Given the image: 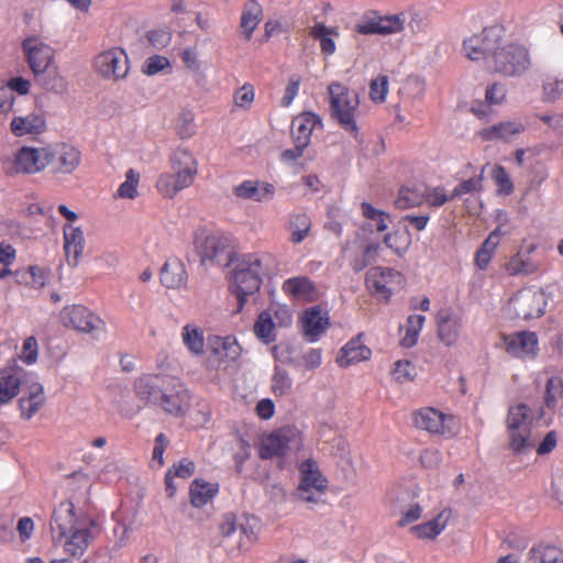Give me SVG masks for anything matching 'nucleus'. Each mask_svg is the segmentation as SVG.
Wrapping results in <instances>:
<instances>
[{
	"label": "nucleus",
	"instance_id": "obj_30",
	"mask_svg": "<svg viewBox=\"0 0 563 563\" xmlns=\"http://www.w3.org/2000/svg\"><path fill=\"white\" fill-rule=\"evenodd\" d=\"M185 264L178 258L165 262L161 269V283L168 289H179L187 283Z\"/></svg>",
	"mask_w": 563,
	"mask_h": 563
},
{
	"label": "nucleus",
	"instance_id": "obj_54",
	"mask_svg": "<svg viewBox=\"0 0 563 563\" xmlns=\"http://www.w3.org/2000/svg\"><path fill=\"white\" fill-rule=\"evenodd\" d=\"M496 251L495 245L489 242L488 238H486L479 249L475 252L474 264L476 268L479 271H487Z\"/></svg>",
	"mask_w": 563,
	"mask_h": 563
},
{
	"label": "nucleus",
	"instance_id": "obj_10",
	"mask_svg": "<svg viewBox=\"0 0 563 563\" xmlns=\"http://www.w3.org/2000/svg\"><path fill=\"white\" fill-rule=\"evenodd\" d=\"M21 48L34 77L41 76L44 70L56 65L54 48L38 36L32 35L24 38Z\"/></svg>",
	"mask_w": 563,
	"mask_h": 563
},
{
	"label": "nucleus",
	"instance_id": "obj_18",
	"mask_svg": "<svg viewBox=\"0 0 563 563\" xmlns=\"http://www.w3.org/2000/svg\"><path fill=\"white\" fill-rule=\"evenodd\" d=\"M95 521L91 518H82L77 522V528L62 540L65 552L73 556L81 555L95 538Z\"/></svg>",
	"mask_w": 563,
	"mask_h": 563
},
{
	"label": "nucleus",
	"instance_id": "obj_62",
	"mask_svg": "<svg viewBox=\"0 0 563 563\" xmlns=\"http://www.w3.org/2000/svg\"><path fill=\"white\" fill-rule=\"evenodd\" d=\"M291 380L288 376V373L280 368L276 367L273 378H272V389L275 395H285L290 390Z\"/></svg>",
	"mask_w": 563,
	"mask_h": 563
},
{
	"label": "nucleus",
	"instance_id": "obj_26",
	"mask_svg": "<svg viewBox=\"0 0 563 563\" xmlns=\"http://www.w3.org/2000/svg\"><path fill=\"white\" fill-rule=\"evenodd\" d=\"M302 331L309 342H314L327 330L329 318L319 307L307 309L301 318Z\"/></svg>",
	"mask_w": 563,
	"mask_h": 563
},
{
	"label": "nucleus",
	"instance_id": "obj_27",
	"mask_svg": "<svg viewBox=\"0 0 563 563\" xmlns=\"http://www.w3.org/2000/svg\"><path fill=\"white\" fill-rule=\"evenodd\" d=\"M233 194L238 199L265 202L273 199L275 188L272 184L260 185L257 181L244 180L233 188Z\"/></svg>",
	"mask_w": 563,
	"mask_h": 563
},
{
	"label": "nucleus",
	"instance_id": "obj_37",
	"mask_svg": "<svg viewBox=\"0 0 563 563\" xmlns=\"http://www.w3.org/2000/svg\"><path fill=\"white\" fill-rule=\"evenodd\" d=\"M57 165L56 173L71 174L80 165L81 154L80 152L68 144H62L57 150H54Z\"/></svg>",
	"mask_w": 563,
	"mask_h": 563
},
{
	"label": "nucleus",
	"instance_id": "obj_44",
	"mask_svg": "<svg viewBox=\"0 0 563 563\" xmlns=\"http://www.w3.org/2000/svg\"><path fill=\"white\" fill-rule=\"evenodd\" d=\"M512 422H516L518 428L533 422L532 410L528 405L517 404L510 406L506 416V432L511 431Z\"/></svg>",
	"mask_w": 563,
	"mask_h": 563
},
{
	"label": "nucleus",
	"instance_id": "obj_46",
	"mask_svg": "<svg viewBox=\"0 0 563 563\" xmlns=\"http://www.w3.org/2000/svg\"><path fill=\"white\" fill-rule=\"evenodd\" d=\"M216 494V489L208 483L196 479L190 485V500L195 507L205 506Z\"/></svg>",
	"mask_w": 563,
	"mask_h": 563
},
{
	"label": "nucleus",
	"instance_id": "obj_28",
	"mask_svg": "<svg viewBox=\"0 0 563 563\" xmlns=\"http://www.w3.org/2000/svg\"><path fill=\"white\" fill-rule=\"evenodd\" d=\"M63 233L67 261L71 266H77L85 247L84 232L79 227L65 224L63 227Z\"/></svg>",
	"mask_w": 563,
	"mask_h": 563
},
{
	"label": "nucleus",
	"instance_id": "obj_34",
	"mask_svg": "<svg viewBox=\"0 0 563 563\" xmlns=\"http://www.w3.org/2000/svg\"><path fill=\"white\" fill-rule=\"evenodd\" d=\"M283 289L296 300L314 301L318 297L311 280L302 276L287 279L283 285Z\"/></svg>",
	"mask_w": 563,
	"mask_h": 563
},
{
	"label": "nucleus",
	"instance_id": "obj_36",
	"mask_svg": "<svg viewBox=\"0 0 563 563\" xmlns=\"http://www.w3.org/2000/svg\"><path fill=\"white\" fill-rule=\"evenodd\" d=\"M46 128L42 115L31 113L25 117H15L11 121L10 129L15 136L33 135L44 132Z\"/></svg>",
	"mask_w": 563,
	"mask_h": 563
},
{
	"label": "nucleus",
	"instance_id": "obj_33",
	"mask_svg": "<svg viewBox=\"0 0 563 563\" xmlns=\"http://www.w3.org/2000/svg\"><path fill=\"white\" fill-rule=\"evenodd\" d=\"M320 123L318 115L311 112H305L294 118L291 123V133L294 142L309 145L313 129Z\"/></svg>",
	"mask_w": 563,
	"mask_h": 563
},
{
	"label": "nucleus",
	"instance_id": "obj_6",
	"mask_svg": "<svg viewBox=\"0 0 563 563\" xmlns=\"http://www.w3.org/2000/svg\"><path fill=\"white\" fill-rule=\"evenodd\" d=\"M331 115L349 132L356 133L355 112L358 97L340 82H332L329 88Z\"/></svg>",
	"mask_w": 563,
	"mask_h": 563
},
{
	"label": "nucleus",
	"instance_id": "obj_57",
	"mask_svg": "<svg viewBox=\"0 0 563 563\" xmlns=\"http://www.w3.org/2000/svg\"><path fill=\"white\" fill-rule=\"evenodd\" d=\"M176 130L181 139H190L196 133L195 114L190 110H183L177 119Z\"/></svg>",
	"mask_w": 563,
	"mask_h": 563
},
{
	"label": "nucleus",
	"instance_id": "obj_64",
	"mask_svg": "<svg viewBox=\"0 0 563 563\" xmlns=\"http://www.w3.org/2000/svg\"><path fill=\"white\" fill-rule=\"evenodd\" d=\"M254 97L253 86L245 84L234 92V104L240 109L249 110L254 101Z\"/></svg>",
	"mask_w": 563,
	"mask_h": 563
},
{
	"label": "nucleus",
	"instance_id": "obj_45",
	"mask_svg": "<svg viewBox=\"0 0 563 563\" xmlns=\"http://www.w3.org/2000/svg\"><path fill=\"white\" fill-rule=\"evenodd\" d=\"M421 518V508L419 504L411 505L401 512L400 519L397 521L399 528L409 527L410 533L417 539L422 538V525H413Z\"/></svg>",
	"mask_w": 563,
	"mask_h": 563
},
{
	"label": "nucleus",
	"instance_id": "obj_43",
	"mask_svg": "<svg viewBox=\"0 0 563 563\" xmlns=\"http://www.w3.org/2000/svg\"><path fill=\"white\" fill-rule=\"evenodd\" d=\"M314 40L320 41L321 52L325 55H332L335 52V43L331 36H338L335 27H328L323 23H317L310 31Z\"/></svg>",
	"mask_w": 563,
	"mask_h": 563
},
{
	"label": "nucleus",
	"instance_id": "obj_7",
	"mask_svg": "<svg viewBox=\"0 0 563 563\" xmlns=\"http://www.w3.org/2000/svg\"><path fill=\"white\" fill-rule=\"evenodd\" d=\"M505 30L500 25L484 27L479 33H475L463 42V51L466 58L471 60L484 59L489 69V58L494 55L500 38L504 36Z\"/></svg>",
	"mask_w": 563,
	"mask_h": 563
},
{
	"label": "nucleus",
	"instance_id": "obj_25",
	"mask_svg": "<svg viewBox=\"0 0 563 563\" xmlns=\"http://www.w3.org/2000/svg\"><path fill=\"white\" fill-rule=\"evenodd\" d=\"M534 250V244H530L526 250H519L511 255L505 263V272L508 273L509 276H520V274L528 276V274L538 272L539 264L531 257Z\"/></svg>",
	"mask_w": 563,
	"mask_h": 563
},
{
	"label": "nucleus",
	"instance_id": "obj_9",
	"mask_svg": "<svg viewBox=\"0 0 563 563\" xmlns=\"http://www.w3.org/2000/svg\"><path fill=\"white\" fill-rule=\"evenodd\" d=\"M508 309L520 320L541 317L547 309L545 294L533 287L522 288L510 298Z\"/></svg>",
	"mask_w": 563,
	"mask_h": 563
},
{
	"label": "nucleus",
	"instance_id": "obj_48",
	"mask_svg": "<svg viewBox=\"0 0 563 563\" xmlns=\"http://www.w3.org/2000/svg\"><path fill=\"white\" fill-rule=\"evenodd\" d=\"M310 227L311 220L307 214L300 213L294 216L289 223L291 231L290 241L295 244L302 242L307 238Z\"/></svg>",
	"mask_w": 563,
	"mask_h": 563
},
{
	"label": "nucleus",
	"instance_id": "obj_35",
	"mask_svg": "<svg viewBox=\"0 0 563 563\" xmlns=\"http://www.w3.org/2000/svg\"><path fill=\"white\" fill-rule=\"evenodd\" d=\"M509 449L514 454H526L533 449L531 424L519 427L512 422L511 431L507 432Z\"/></svg>",
	"mask_w": 563,
	"mask_h": 563
},
{
	"label": "nucleus",
	"instance_id": "obj_3",
	"mask_svg": "<svg viewBox=\"0 0 563 563\" xmlns=\"http://www.w3.org/2000/svg\"><path fill=\"white\" fill-rule=\"evenodd\" d=\"M299 473V484L292 494V499L309 510L325 506L328 481L321 474L317 463L312 460L302 462Z\"/></svg>",
	"mask_w": 563,
	"mask_h": 563
},
{
	"label": "nucleus",
	"instance_id": "obj_31",
	"mask_svg": "<svg viewBox=\"0 0 563 563\" xmlns=\"http://www.w3.org/2000/svg\"><path fill=\"white\" fill-rule=\"evenodd\" d=\"M371 350L361 341V338L352 339L349 341L340 352L336 358L341 367H349L371 357Z\"/></svg>",
	"mask_w": 563,
	"mask_h": 563
},
{
	"label": "nucleus",
	"instance_id": "obj_58",
	"mask_svg": "<svg viewBox=\"0 0 563 563\" xmlns=\"http://www.w3.org/2000/svg\"><path fill=\"white\" fill-rule=\"evenodd\" d=\"M563 96V79L545 77L542 82V100L555 101Z\"/></svg>",
	"mask_w": 563,
	"mask_h": 563
},
{
	"label": "nucleus",
	"instance_id": "obj_15",
	"mask_svg": "<svg viewBox=\"0 0 563 563\" xmlns=\"http://www.w3.org/2000/svg\"><path fill=\"white\" fill-rule=\"evenodd\" d=\"M208 366L211 368H227L236 361L241 354V346L234 338L212 336L208 340Z\"/></svg>",
	"mask_w": 563,
	"mask_h": 563
},
{
	"label": "nucleus",
	"instance_id": "obj_42",
	"mask_svg": "<svg viewBox=\"0 0 563 563\" xmlns=\"http://www.w3.org/2000/svg\"><path fill=\"white\" fill-rule=\"evenodd\" d=\"M531 563H563V552L552 544H537L529 551Z\"/></svg>",
	"mask_w": 563,
	"mask_h": 563
},
{
	"label": "nucleus",
	"instance_id": "obj_14",
	"mask_svg": "<svg viewBox=\"0 0 563 563\" xmlns=\"http://www.w3.org/2000/svg\"><path fill=\"white\" fill-rule=\"evenodd\" d=\"M497 347L515 358H529L538 353V335L531 331L501 333Z\"/></svg>",
	"mask_w": 563,
	"mask_h": 563
},
{
	"label": "nucleus",
	"instance_id": "obj_63",
	"mask_svg": "<svg viewBox=\"0 0 563 563\" xmlns=\"http://www.w3.org/2000/svg\"><path fill=\"white\" fill-rule=\"evenodd\" d=\"M169 67L170 63L167 57L153 55L144 62L142 70L147 76H154Z\"/></svg>",
	"mask_w": 563,
	"mask_h": 563
},
{
	"label": "nucleus",
	"instance_id": "obj_16",
	"mask_svg": "<svg viewBox=\"0 0 563 563\" xmlns=\"http://www.w3.org/2000/svg\"><path fill=\"white\" fill-rule=\"evenodd\" d=\"M169 162L178 183L190 187L198 174V161L194 153L188 147L179 146L170 154Z\"/></svg>",
	"mask_w": 563,
	"mask_h": 563
},
{
	"label": "nucleus",
	"instance_id": "obj_39",
	"mask_svg": "<svg viewBox=\"0 0 563 563\" xmlns=\"http://www.w3.org/2000/svg\"><path fill=\"white\" fill-rule=\"evenodd\" d=\"M239 522L235 516L229 514L225 515L220 525V531L222 537L224 538L223 543L230 551H244L245 542L241 540H236Z\"/></svg>",
	"mask_w": 563,
	"mask_h": 563
},
{
	"label": "nucleus",
	"instance_id": "obj_20",
	"mask_svg": "<svg viewBox=\"0 0 563 563\" xmlns=\"http://www.w3.org/2000/svg\"><path fill=\"white\" fill-rule=\"evenodd\" d=\"M357 33L363 35L379 34L389 35L398 33L402 30V20L399 15H377L376 13L367 14L363 21L355 26Z\"/></svg>",
	"mask_w": 563,
	"mask_h": 563
},
{
	"label": "nucleus",
	"instance_id": "obj_52",
	"mask_svg": "<svg viewBox=\"0 0 563 563\" xmlns=\"http://www.w3.org/2000/svg\"><path fill=\"white\" fill-rule=\"evenodd\" d=\"M181 335L184 343L191 353L199 355L203 352V336L198 328L187 324L184 327Z\"/></svg>",
	"mask_w": 563,
	"mask_h": 563
},
{
	"label": "nucleus",
	"instance_id": "obj_4",
	"mask_svg": "<svg viewBox=\"0 0 563 563\" xmlns=\"http://www.w3.org/2000/svg\"><path fill=\"white\" fill-rule=\"evenodd\" d=\"M55 157L51 146H22L12 156L1 158V167L7 176L34 175L44 170Z\"/></svg>",
	"mask_w": 563,
	"mask_h": 563
},
{
	"label": "nucleus",
	"instance_id": "obj_5",
	"mask_svg": "<svg viewBox=\"0 0 563 563\" xmlns=\"http://www.w3.org/2000/svg\"><path fill=\"white\" fill-rule=\"evenodd\" d=\"M529 66L527 48L518 43L506 42L505 35L489 58V69L503 76H520L528 70Z\"/></svg>",
	"mask_w": 563,
	"mask_h": 563
},
{
	"label": "nucleus",
	"instance_id": "obj_22",
	"mask_svg": "<svg viewBox=\"0 0 563 563\" xmlns=\"http://www.w3.org/2000/svg\"><path fill=\"white\" fill-rule=\"evenodd\" d=\"M424 430L450 439L456 435L457 424L454 416L445 415L434 408H427L424 411Z\"/></svg>",
	"mask_w": 563,
	"mask_h": 563
},
{
	"label": "nucleus",
	"instance_id": "obj_19",
	"mask_svg": "<svg viewBox=\"0 0 563 563\" xmlns=\"http://www.w3.org/2000/svg\"><path fill=\"white\" fill-rule=\"evenodd\" d=\"M169 382L167 375H143L134 382L135 396L145 404L157 405Z\"/></svg>",
	"mask_w": 563,
	"mask_h": 563
},
{
	"label": "nucleus",
	"instance_id": "obj_41",
	"mask_svg": "<svg viewBox=\"0 0 563 563\" xmlns=\"http://www.w3.org/2000/svg\"><path fill=\"white\" fill-rule=\"evenodd\" d=\"M544 402L549 409H559L563 413V378L551 376L545 383Z\"/></svg>",
	"mask_w": 563,
	"mask_h": 563
},
{
	"label": "nucleus",
	"instance_id": "obj_24",
	"mask_svg": "<svg viewBox=\"0 0 563 563\" xmlns=\"http://www.w3.org/2000/svg\"><path fill=\"white\" fill-rule=\"evenodd\" d=\"M44 388L38 382H31L25 395L19 399V408L21 418L30 420L37 413L45 404Z\"/></svg>",
	"mask_w": 563,
	"mask_h": 563
},
{
	"label": "nucleus",
	"instance_id": "obj_12",
	"mask_svg": "<svg viewBox=\"0 0 563 563\" xmlns=\"http://www.w3.org/2000/svg\"><path fill=\"white\" fill-rule=\"evenodd\" d=\"M31 376L22 366L19 365L15 358L8 362V364L0 368V405L10 402L15 398L20 391L21 386H26L31 383Z\"/></svg>",
	"mask_w": 563,
	"mask_h": 563
},
{
	"label": "nucleus",
	"instance_id": "obj_23",
	"mask_svg": "<svg viewBox=\"0 0 563 563\" xmlns=\"http://www.w3.org/2000/svg\"><path fill=\"white\" fill-rule=\"evenodd\" d=\"M294 432L291 429H279L262 439L260 456L272 459L284 455L289 449V442Z\"/></svg>",
	"mask_w": 563,
	"mask_h": 563
},
{
	"label": "nucleus",
	"instance_id": "obj_49",
	"mask_svg": "<svg viewBox=\"0 0 563 563\" xmlns=\"http://www.w3.org/2000/svg\"><path fill=\"white\" fill-rule=\"evenodd\" d=\"M422 203V194L417 188L401 187L395 206L399 210L419 207Z\"/></svg>",
	"mask_w": 563,
	"mask_h": 563
},
{
	"label": "nucleus",
	"instance_id": "obj_47",
	"mask_svg": "<svg viewBox=\"0 0 563 563\" xmlns=\"http://www.w3.org/2000/svg\"><path fill=\"white\" fill-rule=\"evenodd\" d=\"M452 518V510L450 508L442 509L437 516L424 523V537L434 539L444 531L448 523Z\"/></svg>",
	"mask_w": 563,
	"mask_h": 563
},
{
	"label": "nucleus",
	"instance_id": "obj_56",
	"mask_svg": "<svg viewBox=\"0 0 563 563\" xmlns=\"http://www.w3.org/2000/svg\"><path fill=\"white\" fill-rule=\"evenodd\" d=\"M254 332L257 338L265 342L274 340V323L268 312H262L258 316L254 324Z\"/></svg>",
	"mask_w": 563,
	"mask_h": 563
},
{
	"label": "nucleus",
	"instance_id": "obj_55",
	"mask_svg": "<svg viewBox=\"0 0 563 563\" xmlns=\"http://www.w3.org/2000/svg\"><path fill=\"white\" fill-rule=\"evenodd\" d=\"M232 450L235 471L241 474L243 463L251 456V445L244 438L236 435Z\"/></svg>",
	"mask_w": 563,
	"mask_h": 563
},
{
	"label": "nucleus",
	"instance_id": "obj_21",
	"mask_svg": "<svg viewBox=\"0 0 563 563\" xmlns=\"http://www.w3.org/2000/svg\"><path fill=\"white\" fill-rule=\"evenodd\" d=\"M84 517H76L75 507L68 500L62 501L54 510L51 519V531L55 541H62L68 532L77 528Z\"/></svg>",
	"mask_w": 563,
	"mask_h": 563
},
{
	"label": "nucleus",
	"instance_id": "obj_38",
	"mask_svg": "<svg viewBox=\"0 0 563 563\" xmlns=\"http://www.w3.org/2000/svg\"><path fill=\"white\" fill-rule=\"evenodd\" d=\"M263 19V10L258 2L249 0L245 2L241 15V29L246 40L252 37L254 30Z\"/></svg>",
	"mask_w": 563,
	"mask_h": 563
},
{
	"label": "nucleus",
	"instance_id": "obj_8",
	"mask_svg": "<svg viewBox=\"0 0 563 563\" xmlns=\"http://www.w3.org/2000/svg\"><path fill=\"white\" fill-rule=\"evenodd\" d=\"M92 67L102 79L118 82L129 74V57L122 48L111 47L95 56Z\"/></svg>",
	"mask_w": 563,
	"mask_h": 563
},
{
	"label": "nucleus",
	"instance_id": "obj_40",
	"mask_svg": "<svg viewBox=\"0 0 563 563\" xmlns=\"http://www.w3.org/2000/svg\"><path fill=\"white\" fill-rule=\"evenodd\" d=\"M34 79L44 89L54 93H65L68 89V82L66 78L59 74L56 65L48 68V70H44L41 76H35Z\"/></svg>",
	"mask_w": 563,
	"mask_h": 563
},
{
	"label": "nucleus",
	"instance_id": "obj_50",
	"mask_svg": "<svg viewBox=\"0 0 563 563\" xmlns=\"http://www.w3.org/2000/svg\"><path fill=\"white\" fill-rule=\"evenodd\" d=\"M178 176H176L174 173H165L162 174L156 183L157 190L165 197V198H173L177 192L180 190L188 188V186H183L178 183Z\"/></svg>",
	"mask_w": 563,
	"mask_h": 563
},
{
	"label": "nucleus",
	"instance_id": "obj_11",
	"mask_svg": "<svg viewBox=\"0 0 563 563\" xmlns=\"http://www.w3.org/2000/svg\"><path fill=\"white\" fill-rule=\"evenodd\" d=\"M60 321L67 328L88 334L104 329V321L82 305L65 307L60 311Z\"/></svg>",
	"mask_w": 563,
	"mask_h": 563
},
{
	"label": "nucleus",
	"instance_id": "obj_32",
	"mask_svg": "<svg viewBox=\"0 0 563 563\" xmlns=\"http://www.w3.org/2000/svg\"><path fill=\"white\" fill-rule=\"evenodd\" d=\"M525 125L518 121H501L495 125L484 128L479 131V136L484 142H492V140H504L508 142L516 134L523 132Z\"/></svg>",
	"mask_w": 563,
	"mask_h": 563
},
{
	"label": "nucleus",
	"instance_id": "obj_61",
	"mask_svg": "<svg viewBox=\"0 0 563 563\" xmlns=\"http://www.w3.org/2000/svg\"><path fill=\"white\" fill-rule=\"evenodd\" d=\"M492 177L495 181V185L498 187L499 192L505 195H509L512 192L514 185L504 166H494Z\"/></svg>",
	"mask_w": 563,
	"mask_h": 563
},
{
	"label": "nucleus",
	"instance_id": "obj_17",
	"mask_svg": "<svg viewBox=\"0 0 563 563\" xmlns=\"http://www.w3.org/2000/svg\"><path fill=\"white\" fill-rule=\"evenodd\" d=\"M157 406L165 412L179 417L186 412L189 406L188 390L177 378L170 377Z\"/></svg>",
	"mask_w": 563,
	"mask_h": 563
},
{
	"label": "nucleus",
	"instance_id": "obj_29",
	"mask_svg": "<svg viewBox=\"0 0 563 563\" xmlns=\"http://www.w3.org/2000/svg\"><path fill=\"white\" fill-rule=\"evenodd\" d=\"M438 333L441 342L451 345L457 342L461 321L451 309H440L437 314Z\"/></svg>",
	"mask_w": 563,
	"mask_h": 563
},
{
	"label": "nucleus",
	"instance_id": "obj_60",
	"mask_svg": "<svg viewBox=\"0 0 563 563\" xmlns=\"http://www.w3.org/2000/svg\"><path fill=\"white\" fill-rule=\"evenodd\" d=\"M482 181V175L473 176L471 178H467L466 180L461 181L460 185H457L451 192L450 198L454 199L465 194L478 192V190L483 188Z\"/></svg>",
	"mask_w": 563,
	"mask_h": 563
},
{
	"label": "nucleus",
	"instance_id": "obj_59",
	"mask_svg": "<svg viewBox=\"0 0 563 563\" xmlns=\"http://www.w3.org/2000/svg\"><path fill=\"white\" fill-rule=\"evenodd\" d=\"M388 93V77L379 75L371 81L369 98L372 101L382 103L386 100Z\"/></svg>",
	"mask_w": 563,
	"mask_h": 563
},
{
	"label": "nucleus",
	"instance_id": "obj_2",
	"mask_svg": "<svg viewBox=\"0 0 563 563\" xmlns=\"http://www.w3.org/2000/svg\"><path fill=\"white\" fill-rule=\"evenodd\" d=\"M192 244L202 263L209 262L230 267L238 255L234 251V241L230 235L211 231L207 227L195 230Z\"/></svg>",
	"mask_w": 563,
	"mask_h": 563
},
{
	"label": "nucleus",
	"instance_id": "obj_13",
	"mask_svg": "<svg viewBox=\"0 0 563 563\" xmlns=\"http://www.w3.org/2000/svg\"><path fill=\"white\" fill-rule=\"evenodd\" d=\"M401 275L391 269L380 266L372 267L366 274V286L368 290L379 299L388 301L391 294L400 287Z\"/></svg>",
	"mask_w": 563,
	"mask_h": 563
},
{
	"label": "nucleus",
	"instance_id": "obj_51",
	"mask_svg": "<svg viewBox=\"0 0 563 563\" xmlns=\"http://www.w3.org/2000/svg\"><path fill=\"white\" fill-rule=\"evenodd\" d=\"M140 174L134 169H129L125 174V180L119 186L115 197L122 199H134L139 195Z\"/></svg>",
	"mask_w": 563,
	"mask_h": 563
},
{
	"label": "nucleus",
	"instance_id": "obj_1",
	"mask_svg": "<svg viewBox=\"0 0 563 563\" xmlns=\"http://www.w3.org/2000/svg\"><path fill=\"white\" fill-rule=\"evenodd\" d=\"M271 256L268 254H241L231 263L230 287L235 294L241 311L247 298L255 295L262 285L263 277L269 272Z\"/></svg>",
	"mask_w": 563,
	"mask_h": 563
},
{
	"label": "nucleus",
	"instance_id": "obj_53",
	"mask_svg": "<svg viewBox=\"0 0 563 563\" xmlns=\"http://www.w3.org/2000/svg\"><path fill=\"white\" fill-rule=\"evenodd\" d=\"M422 329V316H410L405 327V335L401 338L400 344L405 347L413 346L419 339Z\"/></svg>",
	"mask_w": 563,
	"mask_h": 563
}]
</instances>
